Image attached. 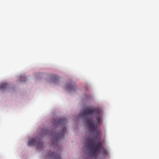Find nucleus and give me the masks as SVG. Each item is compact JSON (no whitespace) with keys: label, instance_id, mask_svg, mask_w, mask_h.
<instances>
[{"label":"nucleus","instance_id":"f257e3e1","mask_svg":"<svg viewBox=\"0 0 159 159\" xmlns=\"http://www.w3.org/2000/svg\"><path fill=\"white\" fill-rule=\"evenodd\" d=\"M79 116L85 119L86 124L89 131L94 132L93 138L95 140L98 141V142L95 144L93 139H90L88 138L87 139L89 144H87L86 146L88 149L92 152L90 153V157H96L97 156L96 153H99L100 152L103 155H107V152L102 147L100 141V131L98 129V126L100 124L102 121L101 111L98 108L87 107L81 112Z\"/></svg>","mask_w":159,"mask_h":159},{"label":"nucleus","instance_id":"f03ea898","mask_svg":"<svg viewBox=\"0 0 159 159\" xmlns=\"http://www.w3.org/2000/svg\"><path fill=\"white\" fill-rule=\"evenodd\" d=\"M66 131V128L65 127H64L61 131L59 133H53L52 134V140H54L56 143H57L58 140L59 138L64 137V134Z\"/></svg>","mask_w":159,"mask_h":159},{"label":"nucleus","instance_id":"7ed1b4c3","mask_svg":"<svg viewBox=\"0 0 159 159\" xmlns=\"http://www.w3.org/2000/svg\"><path fill=\"white\" fill-rule=\"evenodd\" d=\"M29 146L36 145L37 148H42L43 146V143L39 141H36L34 139H31L29 140L28 142Z\"/></svg>","mask_w":159,"mask_h":159},{"label":"nucleus","instance_id":"20e7f679","mask_svg":"<svg viewBox=\"0 0 159 159\" xmlns=\"http://www.w3.org/2000/svg\"><path fill=\"white\" fill-rule=\"evenodd\" d=\"M67 122L65 118L57 119L54 120V124L55 125H65Z\"/></svg>","mask_w":159,"mask_h":159},{"label":"nucleus","instance_id":"39448f33","mask_svg":"<svg viewBox=\"0 0 159 159\" xmlns=\"http://www.w3.org/2000/svg\"><path fill=\"white\" fill-rule=\"evenodd\" d=\"M49 156V157H51L53 159H61V157L59 155L54 152L50 154Z\"/></svg>","mask_w":159,"mask_h":159},{"label":"nucleus","instance_id":"423d86ee","mask_svg":"<svg viewBox=\"0 0 159 159\" xmlns=\"http://www.w3.org/2000/svg\"><path fill=\"white\" fill-rule=\"evenodd\" d=\"M76 86L74 84H69L67 85V89L70 90H75Z\"/></svg>","mask_w":159,"mask_h":159},{"label":"nucleus","instance_id":"0eeeda50","mask_svg":"<svg viewBox=\"0 0 159 159\" xmlns=\"http://www.w3.org/2000/svg\"><path fill=\"white\" fill-rule=\"evenodd\" d=\"M52 79L53 82L54 83L57 82L59 79L58 76L55 75H52Z\"/></svg>","mask_w":159,"mask_h":159},{"label":"nucleus","instance_id":"6e6552de","mask_svg":"<svg viewBox=\"0 0 159 159\" xmlns=\"http://www.w3.org/2000/svg\"><path fill=\"white\" fill-rule=\"evenodd\" d=\"M8 84L7 83H4L0 85V89L2 90H4L7 88Z\"/></svg>","mask_w":159,"mask_h":159},{"label":"nucleus","instance_id":"1a4fd4ad","mask_svg":"<svg viewBox=\"0 0 159 159\" xmlns=\"http://www.w3.org/2000/svg\"><path fill=\"white\" fill-rule=\"evenodd\" d=\"M49 133V131L48 130H46L44 132V134H48Z\"/></svg>","mask_w":159,"mask_h":159},{"label":"nucleus","instance_id":"9d476101","mask_svg":"<svg viewBox=\"0 0 159 159\" xmlns=\"http://www.w3.org/2000/svg\"><path fill=\"white\" fill-rule=\"evenodd\" d=\"M21 80H23V79H24L25 80L24 81H25L26 80V78L25 77H24V76H23V77H21Z\"/></svg>","mask_w":159,"mask_h":159},{"label":"nucleus","instance_id":"9b49d317","mask_svg":"<svg viewBox=\"0 0 159 159\" xmlns=\"http://www.w3.org/2000/svg\"><path fill=\"white\" fill-rule=\"evenodd\" d=\"M53 145H54V143H53Z\"/></svg>","mask_w":159,"mask_h":159}]
</instances>
